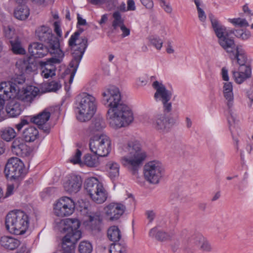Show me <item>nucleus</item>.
Returning <instances> with one entry per match:
<instances>
[{
    "label": "nucleus",
    "mask_w": 253,
    "mask_h": 253,
    "mask_svg": "<svg viewBox=\"0 0 253 253\" xmlns=\"http://www.w3.org/2000/svg\"><path fill=\"white\" fill-rule=\"evenodd\" d=\"M229 21L234 25H238L241 27L249 26V23L245 19L240 18L229 19Z\"/></svg>",
    "instance_id": "nucleus-43"
},
{
    "label": "nucleus",
    "mask_w": 253,
    "mask_h": 253,
    "mask_svg": "<svg viewBox=\"0 0 253 253\" xmlns=\"http://www.w3.org/2000/svg\"><path fill=\"white\" fill-rule=\"evenodd\" d=\"M109 169V176L111 178H115L119 175V165L117 163L109 162L106 165Z\"/></svg>",
    "instance_id": "nucleus-36"
},
{
    "label": "nucleus",
    "mask_w": 253,
    "mask_h": 253,
    "mask_svg": "<svg viewBox=\"0 0 253 253\" xmlns=\"http://www.w3.org/2000/svg\"><path fill=\"white\" fill-rule=\"evenodd\" d=\"M4 33L7 39H12L15 34V30L12 26L7 25L3 27Z\"/></svg>",
    "instance_id": "nucleus-46"
},
{
    "label": "nucleus",
    "mask_w": 253,
    "mask_h": 253,
    "mask_svg": "<svg viewBox=\"0 0 253 253\" xmlns=\"http://www.w3.org/2000/svg\"><path fill=\"white\" fill-rule=\"evenodd\" d=\"M166 51L168 54H172L174 53L175 50L172 46V42L170 40H168L167 42Z\"/></svg>",
    "instance_id": "nucleus-54"
},
{
    "label": "nucleus",
    "mask_w": 253,
    "mask_h": 253,
    "mask_svg": "<svg viewBox=\"0 0 253 253\" xmlns=\"http://www.w3.org/2000/svg\"><path fill=\"white\" fill-rule=\"evenodd\" d=\"M195 4L196 5L198 13V17L201 21H205L206 19V15L204 11L200 7V0H194Z\"/></svg>",
    "instance_id": "nucleus-45"
},
{
    "label": "nucleus",
    "mask_w": 253,
    "mask_h": 253,
    "mask_svg": "<svg viewBox=\"0 0 253 253\" xmlns=\"http://www.w3.org/2000/svg\"><path fill=\"white\" fill-rule=\"evenodd\" d=\"M243 11L245 13L249 16L253 15V13L252 10L249 8L248 4H245L243 6Z\"/></svg>",
    "instance_id": "nucleus-63"
},
{
    "label": "nucleus",
    "mask_w": 253,
    "mask_h": 253,
    "mask_svg": "<svg viewBox=\"0 0 253 253\" xmlns=\"http://www.w3.org/2000/svg\"><path fill=\"white\" fill-rule=\"evenodd\" d=\"M28 50L31 56L35 58H42L50 53V48L48 44L44 46L39 42H33L29 46Z\"/></svg>",
    "instance_id": "nucleus-23"
},
{
    "label": "nucleus",
    "mask_w": 253,
    "mask_h": 253,
    "mask_svg": "<svg viewBox=\"0 0 253 253\" xmlns=\"http://www.w3.org/2000/svg\"><path fill=\"white\" fill-rule=\"evenodd\" d=\"M231 72L235 82L238 84H241L252 76L251 67H238V68L233 69Z\"/></svg>",
    "instance_id": "nucleus-21"
},
{
    "label": "nucleus",
    "mask_w": 253,
    "mask_h": 253,
    "mask_svg": "<svg viewBox=\"0 0 253 253\" xmlns=\"http://www.w3.org/2000/svg\"><path fill=\"white\" fill-rule=\"evenodd\" d=\"M39 136V131L34 126H30L26 128L23 132V137L25 141L33 142L35 141Z\"/></svg>",
    "instance_id": "nucleus-29"
},
{
    "label": "nucleus",
    "mask_w": 253,
    "mask_h": 253,
    "mask_svg": "<svg viewBox=\"0 0 253 253\" xmlns=\"http://www.w3.org/2000/svg\"><path fill=\"white\" fill-rule=\"evenodd\" d=\"M117 0H104V4L109 10L114 8L117 5Z\"/></svg>",
    "instance_id": "nucleus-51"
},
{
    "label": "nucleus",
    "mask_w": 253,
    "mask_h": 253,
    "mask_svg": "<svg viewBox=\"0 0 253 253\" xmlns=\"http://www.w3.org/2000/svg\"><path fill=\"white\" fill-rule=\"evenodd\" d=\"M29 124V121L27 119H22L21 122L18 124L16 125L15 127L18 131H20L22 127Z\"/></svg>",
    "instance_id": "nucleus-55"
},
{
    "label": "nucleus",
    "mask_w": 253,
    "mask_h": 253,
    "mask_svg": "<svg viewBox=\"0 0 253 253\" xmlns=\"http://www.w3.org/2000/svg\"><path fill=\"white\" fill-rule=\"evenodd\" d=\"M221 74L222 78L224 81H228L229 80L228 70L225 67L222 68Z\"/></svg>",
    "instance_id": "nucleus-61"
},
{
    "label": "nucleus",
    "mask_w": 253,
    "mask_h": 253,
    "mask_svg": "<svg viewBox=\"0 0 253 253\" xmlns=\"http://www.w3.org/2000/svg\"><path fill=\"white\" fill-rule=\"evenodd\" d=\"M152 86L156 90L154 96L155 99L162 102L165 113H169L172 109L171 103L169 102L172 96L171 91L168 90L162 83L158 81H155Z\"/></svg>",
    "instance_id": "nucleus-12"
},
{
    "label": "nucleus",
    "mask_w": 253,
    "mask_h": 253,
    "mask_svg": "<svg viewBox=\"0 0 253 253\" xmlns=\"http://www.w3.org/2000/svg\"><path fill=\"white\" fill-rule=\"evenodd\" d=\"M105 126L104 119L101 117H96L93 119L88 129L91 133H95L96 132L102 131Z\"/></svg>",
    "instance_id": "nucleus-28"
},
{
    "label": "nucleus",
    "mask_w": 253,
    "mask_h": 253,
    "mask_svg": "<svg viewBox=\"0 0 253 253\" xmlns=\"http://www.w3.org/2000/svg\"><path fill=\"white\" fill-rule=\"evenodd\" d=\"M54 31L56 35L60 38L62 37V31L60 29V23L58 21H55L53 24Z\"/></svg>",
    "instance_id": "nucleus-53"
},
{
    "label": "nucleus",
    "mask_w": 253,
    "mask_h": 253,
    "mask_svg": "<svg viewBox=\"0 0 253 253\" xmlns=\"http://www.w3.org/2000/svg\"><path fill=\"white\" fill-rule=\"evenodd\" d=\"M164 173V168L159 161H152L146 164L144 167V175L149 183L157 184Z\"/></svg>",
    "instance_id": "nucleus-11"
},
{
    "label": "nucleus",
    "mask_w": 253,
    "mask_h": 253,
    "mask_svg": "<svg viewBox=\"0 0 253 253\" xmlns=\"http://www.w3.org/2000/svg\"><path fill=\"white\" fill-rule=\"evenodd\" d=\"M14 186L13 185H8L7 187L5 197H7L13 193Z\"/></svg>",
    "instance_id": "nucleus-62"
},
{
    "label": "nucleus",
    "mask_w": 253,
    "mask_h": 253,
    "mask_svg": "<svg viewBox=\"0 0 253 253\" xmlns=\"http://www.w3.org/2000/svg\"><path fill=\"white\" fill-rule=\"evenodd\" d=\"M23 163L18 158L8 159L4 170L7 178L16 179L20 177L24 171Z\"/></svg>",
    "instance_id": "nucleus-15"
},
{
    "label": "nucleus",
    "mask_w": 253,
    "mask_h": 253,
    "mask_svg": "<svg viewBox=\"0 0 253 253\" xmlns=\"http://www.w3.org/2000/svg\"><path fill=\"white\" fill-rule=\"evenodd\" d=\"M51 59L52 57L45 62L41 61L38 62V65L42 70L41 75L45 79L55 75L56 67L54 64L60 63L53 62L51 60Z\"/></svg>",
    "instance_id": "nucleus-22"
},
{
    "label": "nucleus",
    "mask_w": 253,
    "mask_h": 253,
    "mask_svg": "<svg viewBox=\"0 0 253 253\" xmlns=\"http://www.w3.org/2000/svg\"><path fill=\"white\" fill-rule=\"evenodd\" d=\"M128 154L121 159L122 164L131 169L133 174L137 173V169L145 160L146 155L137 142H130L126 147Z\"/></svg>",
    "instance_id": "nucleus-6"
},
{
    "label": "nucleus",
    "mask_w": 253,
    "mask_h": 253,
    "mask_svg": "<svg viewBox=\"0 0 253 253\" xmlns=\"http://www.w3.org/2000/svg\"><path fill=\"white\" fill-rule=\"evenodd\" d=\"M18 90V87L14 83L3 82L0 84V115L2 112L4 102L16 98Z\"/></svg>",
    "instance_id": "nucleus-14"
},
{
    "label": "nucleus",
    "mask_w": 253,
    "mask_h": 253,
    "mask_svg": "<svg viewBox=\"0 0 253 253\" xmlns=\"http://www.w3.org/2000/svg\"><path fill=\"white\" fill-rule=\"evenodd\" d=\"M28 59V64H27L26 66L25 72H31L36 70V65L34 62V59L33 58L29 57Z\"/></svg>",
    "instance_id": "nucleus-49"
},
{
    "label": "nucleus",
    "mask_w": 253,
    "mask_h": 253,
    "mask_svg": "<svg viewBox=\"0 0 253 253\" xmlns=\"http://www.w3.org/2000/svg\"><path fill=\"white\" fill-rule=\"evenodd\" d=\"M74 202L70 198L64 197L60 198L54 205V213L58 217H64L72 214L75 210Z\"/></svg>",
    "instance_id": "nucleus-16"
},
{
    "label": "nucleus",
    "mask_w": 253,
    "mask_h": 253,
    "mask_svg": "<svg viewBox=\"0 0 253 253\" xmlns=\"http://www.w3.org/2000/svg\"><path fill=\"white\" fill-rule=\"evenodd\" d=\"M209 17L210 19L212 27L215 33L216 36L217 37V32H219V30L221 29H224V31L223 32V36L227 38H231L229 36L233 34L238 39L241 40H247L249 39L251 36V32L249 31H244L243 30H227L226 28L221 24L216 18L214 16L211 14L209 15Z\"/></svg>",
    "instance_id": "nucleus-13"
},
{
    "label": "nucleus",
    "mask_w": 253,
    "mask_h": 253,
    "mask_svg": "<svg viewBox=\"0 0 253 253\" xmlns=\"http://www.w3.org/2000/svg\"><path fill=\"white\" fill-rule=\"evenodd\" d=\"M233 91L232 84L231 82L225 83L223 85V93H229Z\"/></svg>",
    "instance_id": "nucleus-52"
},
{
    "label": "nucleus",
    "mask_w": 253,
    "mask_h": 253,
    "mask_svg": "<svg viewBox=\"0 0 253 253\" xmlns=\"http://www.w3.org/2000/svg\"><path fill=\"white\" fill-rule=\"evenodd\" d=\"M108 239L115 243L120 241L121 238V233L120 229L116 226L110 227L107 232Z\"/></svg>",
    "instance_id": "nucleus-31"
},
{
    "label": "nucleus",
    "mask_w": 253,
    "mask_h": 253,
    "mask_svg": "<svg viewBox=\"0 0 253 253\" xmlns=\"http://www.w3.org/2000/svg\"><path fill=\"white\" fill-rule=\"evenodd\" d=\"M29 57L19 59L16 63V66L22 71H25L28 64Z\"/></svg>",
    "instance_id": "nucleus-47"
},
{
    "label": "nucleus",
    "mask_w": 253,
    "mask_h": 253,
    "mask_svg": "<svg viewBox=\"0 0 253 253\" xmlns=\"http://www.w3.org/2000/svg\"><path fill=\"white\" fill-rule=\"evenodd\" d=\"M39 40L48 44L50 48V53L54 56L51 59L55 63H61L64 57V53L60 47L59 40L53 35L51 29L45 26H42L36 31Z\"/></svg>",
    "instance_id": "nucleus-4"
},
{
    "label": "nucleus",
    "mask_w": 253,
    "mask_h": 253,
    "mask_svg": "<svg viewBox=\"0 0 253 253\" xmlns=\"http://www.w3.org/2000/svg\"><path fill=\"white\" fill-rule=\"evenodd\" d=\"M164 114L155 116L152 119L153 127L161 133H167L169 131L171 127L176 124L178 119L177 114L167 115V113L164 111Z\"/></svg>",
    "instance_id": "nucleus-10"
},
{
    "label": "nucleus",
    "mask_w": 253,
    "mask_h": 253,
    "mask_svg": "<svg viewBox=\"0 0 253 253\" xmlns=\"http://www.w3.org/2000/svg\"><path fill=\"white\" fill-rule=\"evenodd\" d=\"M84 162L85 165L89 167H95L98 163L97 159L95 156L87 154L84 156Z\"/></svg>",
    "instance_id": "nucleus-40"
},
{
    "label": "nucleus",
    "mask_w": 253,
    "mask_h": 253,
    "mask_svg": "<svg viewBox=\"0 0 253 253\" xmlns=\"http://www.w3.org/2000/svg\"><path fill=\"white\" fill-rule=\"evenodd\" d=\"M83 32V29H80L71 36L68 41L69 46L74 50L72 53L73 59L70 63L72 68L69 79L70 84L73 82L77 68L88 45L87 39L85 37H80Z\"/></svg>",
    "instance_id": "nucleus-3"
},
{
    "label": "nucleus",
    "mask_w": 253,
    "mask_h": 253,
    "mask_svg": "<svg viewBox=\"0 0 253 253\" xmlns=\"http://www.w3.org/2000/svg\"><path fill=\"white\" fill-rule=\"evenodd\" d=\"M61 87V84L59 81H52L48 83L47 89L48 91H56Z\"/></svg>",
    "instance_id": "nucleus-44"
},
{
    "label": "nucleus",
    "mask_w": 253,
    "mask_h": 253,
    "mask_svg": "<svg viewBox=\"0 0 253 253\" xmlns=\"http://www.w3.org/2000/svg\"><path fill=\"white\" fill-rule=\"evenodd\" d=\"M77 119L82 122L89 121L93 117L96 109V99L92 95L84 92L77 97Z\"/></svg>",
    "instance_id": "nucleus-7"
},
{
    "label": "nucleus",
    "mask_w": 253,
    "mask_h": 253,
    "mask_svg": "<svg viewBox=\"0 0 253 253\" xmlns=\"http://www.w3.org/2000/svg\"><path fill=\"white\" fill-rule=\"evenodd\" d=\"M6 111L10 117H16L19 116L22 111L20 103L17 100H11L7 105Z\"/></svg>",
    "instance_id": "nucleus-26"
},
{
    "label": "nucleus",
    "mask_w": 253,
    "mask_h": 253,
    "mask_svg": "<svg viewBox=\"0 0 253 253\" xmlns=\"http://www.w3.org/2000/svg\"><path fill=\"white\" fill-rule=\"evenodd\" d=\"M150 44L157 50H160L163 46V42L159 37L151 36L149 38Z\"/></svg>",
    "instance_id": "nucleus-42"
},
{
    "label": "nucleus",
    "mask_w": 253,
    "mask_h": 253,
    "mask_svg": "<svg viewBox=\"0 0 253 253\" xmlns=\"http://www.w3.org/2000/svg\"><path fill=\"white\" fill-rule=\"evenodd\" d=\"M224 29L217 32L218 43L226 52L229 58L233 62L236 61L239 67H251L247 64L248 58L245 50L241 45H236L233 38H227L223 36Z\"/></svg>",
    "instance_id": "nucleus-2"
},
{
    "label": "nucleus",
    "mask_w": 253,
    "mask_h": 253,
    "mask_svg": "<svg viewBox=\"0 0 253 253\" xmlns=\"http://www.w3.org/2000/svg\"><path fill=\"white\" fill-rule=\"evenodd\" d=\"M20 242L18 239L10 236H2L0 237V245L7 250H14L20 246Z\"/></svg>",
    "instance_id": "nucleus-25"
},
{
    "label": "nucleus",
    "mask_w": 253,
    "mask_h": 253,
    "mask_svg": "<svg viewBox=\"0 0 253 253\" xmlns=\"http://www.w3.org/2000/svg\"><path fill=\"white\" fill-rule=\"evenodd\" d=\"M112 17L113 20L112 21V26L113 30H116L118 28H121L125 24V20L118 11L114 12Z\"/></svg>",
    "instance_id": "nucleus-34"
},
{
    "label": "nucleus",
    "mask_w": 253,
    "mask_h": 253,
    "mask_svg": "<svg viewBox=\"0 0 253 253\" xmlns=\"http://www.w3.org/2000/svg\"><path fill=\"white\" fill-rule=\"evenodd\" d=\"M102 102L108 108L107 118L110 125L118 128L129 125L133 121L132 110L124 103L118 87L111 86L102 93Z\"/></svg>",
    "instance_id": "nucleus-1"
},
{
    "label": "nucleus",
    "mask_w": 253,
    "mask_h": 253,
    "mask_svg": "<svg viewBox=\"0 0 253 253\" xmlns=\"http://www.w3.org/2000/svg\"><path fill=\"white\" fill-rule=\"evenodd\" d=\"M125 210V206L121 204L111 203L105 208L106 217L109 221H116L121 217Z\"/></svg>",
    "instance_id": "nucleus-18"
},
{
    "label": "nucleus",
    "mask_w": 253,
    "mask_h": 253,
    "mask_svg": "<svg viewBox=\"0 0 253 253\" xmlns=\"http://www.w3.org/2000/svg\"><path fill=\"white\" fill-rule=\"evenodd\" d=\"M149 236L155 237L157 240L163 241L169 239V235L165 232L158 231L156 227L151 229L149 233Z\"/></svg>",
    "instance_id": "nucleus-33"
},
{
    "label": "nucleus",
    "mask_w": 253,
    "mask_h": 253,
    "mask_svg": "<svg viewBox=\"0 0 253 253\" xmlns=\"http://www.w3.org/2000/svg\"><path fill=\"white\" fill-rule=\"evenodd\" d=\"M16 133L14 128L8 127L1 131V138L6 141H10L16 136Z\"/></svg>",
    "instance_id": "nucleus-37"
},
{
    "label": "nucleus",
    "mask_w": 253,
    "mask_h": 253,
    "mask_svg": "<svg viewBox=\"0 0 253 253\" xmlns=\"http://www.w3.org/2000/svg\"><path fill=\"white\" fill-rule=\"evenodd\" d=\"M146 215L149 222H152L155 217V213L153 211H148L146 212Z\"/></svg>",
    "instance_id": "nucleus-58"
},
{
    "label": "nucleus",
    "mask_w": 253,
    "mask_h": 253,
    "mask_svg": "<svg viewBox=\"0 0 253 253\" xmlns=\"http://www.w3.org/2000/svg\"><path fill=\"white\" fill-rule=\"evenodd\" d=\"M81 155H82L81 151L79 149H77L75 154L73 156V157H72L70 159V162L74 164H80L81 163Z\"/></svg>",
    "instance_id": "nucleus-48"
},
{
    "label": "nucleus",
    "mask_w": 253,
    "mask_h": 253,
    "mask_svg": "<svg viewBox=\"0 0 253 253\" xmlns=\"http://www.w3.org/2000/svg\"><path fill=\"white\" fill-rule=\"evenodd\" d=\"M39 92V88L32 85L28 86L21 91L18 88L16 97L24 102H29L38 95Z\"/></svg>",
    "instance_id": "nucleus-20"
},
{
    "label": "nucleus",
    "mask_w": 253,
    "mask_h": 253,
    "mask_svg": "<svg viewBox=\"0 0 253 253\" xmlns=\"http://www.w3.org/2000/svg\"><path fill=\"white\" fill-rule=\"evenodd\" d=\"M82 182L80 176L76 174L69 175L63 184L64 190L69 194H76L80 190Z\"/></svg>",
    "instance_id": "nucleus-17"
},
{
    "label": "nucleus",
    "mask_w": 253,
    "mask_h": 253,
    "mask_svg": "<svg viewBox=\"0 0 253 253\" xmlns=\"http://www.w3.org/2000/svg\"><path fill=\"white\" fill-rule=\"evenodd\" d=\"M127 4V10L133 11L135 9V2L133 0H128Z\"/></svg>",
    "instance_id": "nucleus-60"
},
{
    "label": "nucleus",
    "mask_w": 253,
    "mask_h": 253,
    "mask_svg": "<svg viewBox=\"0 0 253 253\" xmlns=\"http://www.w3.org/2000/svg\"><path fill=\"white\" fill-rule=\"evenodd\" d=\"M11 50L15 54H24L25 50L21 45V43L18 40L11 41Z\"/></svg>",
    "instance_id": "nucleus-39"
},
{
    "label": "nucleus",
    "mask_w": 253,
    "mask_h": 253,
    "mask_svg": "<svg viewBox=\"0 0 253 253\" xmlns=\"http://www.w3.org/2000/svg\"><path fill=\"white\" fill-rule=\"evenodd\" d=\"M12 153L15 155L26 157L30 154V148L26 144L24 140L20 138L15 139L11 145Z\"/></svg>",
    "instance_id": "nucleus-19"
},
{
    "label": "nucleus",
    "mask_w": 253,
    "mask_h": 253,
    "mask_svg": "<svg viewBox=\"0 0 253 253\" xmlns=\"http://www.w3.org/2000/svg\"><path fill=\"white\" fill-rule=\"evenodd\" d=\"M111 140L106 135L101 133L93 135L89 141V149L98 157L107 156L111 151Z\"/></svg>",
    "instance_id": "nucleus-9"
},
{
    "label": "nucleus",
    "mask_w": 253,
    "mask_h": 253,
    "mask_svg": "<svg viewBox=\"0 0 253 253\" xmlns=\"http://www.w3.org/2000/svg\"><path fill=\"white\" fill-rule=\"evenodd\" d=\"M92 251V245L87 241H82L79 246V251L80 253H91Z\"/></svg>",
    "instance_id": "nucleus-41"
},
{
    "label": "nucleus",
    "mask_w": 253,
    "mask_h": 253,
    "mask_svg": "<svg viewBox=\"0 0 253 253\" xmlns=\"http://www.w3.org/2000/svg\"><path fill=\"white\" fill-rule=\"evenodd\" d=\"M160 4L166 12L168 13H171L172 9L169 3H167L164 0H161L160 1Z\"/></svg>",
    "instance_id": "nucleus-50"
},
{
    "label": "nucleus",
    "mask_w": 253,
    "mask_h": 253,
    "mask_svg": "<svg viewBox=\"0 0 253 253\" xmlns=\"http://www.w3.org/2000/svg\"><path fill=\"white\" fill-rule=\"evenodd\" d=\"M225 100V103L227 106L228 111L229 114V117L228 118V122L231 124L232 122H235L237 114L236 110L234 107V94L233 92L224 93L223 94Z\"/></svg>",
    "instance_id": "nucleus-24"
},
{
    "label": "nucleus",
    "mask_w": 253,
    "mask_h": 253,
    "mask_svg": "<svg viewBox=\"0 0 253 253\" xmlns=\"http://www.w3.org/2000/svg\"><path fill=\"white\" fill-rule=\"evenodd\" d=\"M29 250L27 248L26 245H23L18 249L16 253H29Z\"/></svg>",
    "instance_id": "nucleus-64"
},
{
    "label": "nucleus",
    "mask_w": 253,
    "mask_h": 253,
    "mask_svg": "<svg viewBox=\"0 0 253 253\" xmlns=\"http://www.w3.org/2000/svg\"><path fill=\"white\" fill-rule=\"evenodd\" d=\"M29 14V9L25 5L18 6L14 11L15 17L21 20L27 19Z\"/></svg>",
    "instance_id": "nucleus-32"
},
{
    "label": "nucleus",
    "mask_w": 253,
    "mask_h": 253,
    "mask_svg": "<svg viewBox=\"0 0 253 253\" xmlns=\"http://www.w3.org/2000/svg\"><path fill=\"white\" fill-rule=\"evenodd\" d=\"M140 1L147 8L151 9L153 7V2L152 0H140Z\"/></svg>",
    "instance_id": "nucleus-57"
},
{
    "label": "nucleus",
    "mask_w": 253,
    "mask_h": 253,
    "mask_svg": "<svg viewBox=\"0 0 253 253\" xmlns=\"http://www.w3.org/2000/svg\"><path fill=\"white\" fill-rule=\"evenodd\" d=\"M29 124V121L27 119H22L21 122L18 124L16 125L15 127L18 131H20L22 127Z\"/></svg>",
    "instance_id": "nucleus-56"
},
{
    "label": "nucleus",
    "mask_w": 253,
    "mask_h": 253,
    "mask_svg": "<svg viewBox=\"0 0 253 253\" xmlns=\"http://www.w3.org/2000/svg\"><path fill=\"white\" fill-rule=\"evenodd\" d=\"M50 117V113L47 109H44L38 115L31 117L30 122L33 123L38 126L44 125L49 120Z\"/></svg>",
    "instance_id": "nucleus-27"
},
{
    "label": "nucleus",
    "mask_w": 253,
    "mask_h": 253,
    "mask_svg": "<svg viewBox=\"0 0 253 253\" xmlns=\"http://www.w3.org/2000/svg\"><path fill=\"white\" fill-rule=\"evenodd\" d=\"M195 243L203 252H210L212 251V247L209 242L201 235L196 237Z\"/></svg>",
    "instance_id": "nucleus-30"
},
{
    "label": "nucleus",
    "mask_w": 253,
    "mask_h": 253,
    "mask_svg": "<svg viewBox=\"0 0 253 253\" xmlns=\"http://www.w3.org/2000/svg\"><path fill=\"white\" fill-rule=\"evenodd\" d=\"M88 221L92 230L98 231L100 230V220L98 216L89 215L88 216Z\"/></svg>",
    "instance_id": "nucleus-38"
},
{
    "label": "nucleus",
    "mask_w": 253,
    "mask_h": 253,
    "mask_svg": "<svg viewBox=\"0 0 253 253\" xmlns=\"http://www.w3.org/2000/svg\"><path fill=\"white\" fill-rule=\"evenodd\" d=\"M6 229L11 234H24L29 225L28 215L23 211L14 210L9 212L5 218Z\"/></svg>",
    "instance_id": "nucleus-5"
},
{
    "label": "nucleus",
    "mask_w": 253,
    "mask_h": 253,
    "mask_svg": "<svg viewBox=\"0 0 253 253\" xmlns=\"http://www.w3.org/2000/svg\"><path fill=\"white\" fill-rule=\"evenodd\" d=\"M85 189L91 200L97 204L104 203L107 198V192L101 182L95 177L87 179Z\"/></svg>",
    "instance_id": "nucleus-8"
},
{
    "label": "nucleus",
    "mask_w": 253,
    "mask_h": 253,
    "mask_svg": "<svg viewBox=\"0 0 253 253\" xmlns=\"http://www.w3.org/2000/svg\"><path fill=\"white\" fill-rule=\"evenodd\" d=\"M110 253H127V246L124 242L112 244L110 248Z\"/></svg>",
    "instance_id": "nucleus-35"
},
{
    "label": "nucleus",
    "mask_w": 253,
    "mask_h": 253,
    "mask_svg": "<svg viewBox=\"0 0 253 253\" xmlns=\"http://www.w3.org/2000/svg\"><path fill=\"white\" fill-rule=\"evenodd\" d=\"M120 28L123 32L122 35V37L124 38L129 35L130 30L129 29L126 28L125 24Z\"/></svg>",
    "instance_id": "nucleus-59"
}]
</instances>
